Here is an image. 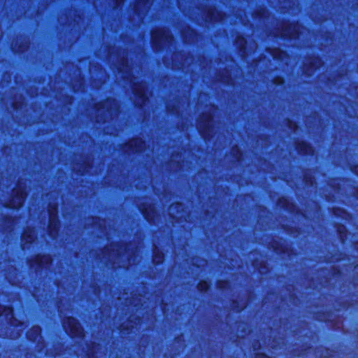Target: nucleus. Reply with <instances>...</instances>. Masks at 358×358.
Masks as SVG:
<instances>
[{
    "mask_svg": "<svg viewBox=\"0 0 358 358\" xmlns=\"http://www.w3.org/2000/svg\"><path fill=\"white\" fill-rule=\"evenodd\" d=\"M173 37L169 29H156L151 32V41L156 50L171 44Z\"/></svg>",
    "mask_w": 358,
    "mask_h": 358,
    "instance_id": "nucleus-1",
    "label": "nucleus"
},
{
    "mask_svg": "<svg viewBox=\"0 0 358 358\" xmlns=\"http://www.w3.org/2000/svg\"><path fill=\"white\" fill-rule=\"evenodd\" d=\"M66 332L72 337H83L84 331L80 324L73 317H68L63 321Z\"/></svg>",
    "mask_w": 358,
    "mask_h": 358,
    "instance_id": "nucleus-2",
    "label": "nucleus"
},
{
    "mask_svg": "<svg viewBox=\"0 0 358 358\" xmlns=\"http://www.w3.org/2000/svg\"><path fill=\"white\" fill-rule=\"evenodd\" d=\"M57 206L56 204L50 205L48 208L49 224L48 230L52 237L57 234L59 229V220L57 219Z\"/></svg>",
    "mask_w": 358,
    "mask_h": 358,
    "instance_id": "nucleus-3",
    "label": "nucleus"
},
{
    "mask_svg": "<svg viewBox=\"0 0 358 358\" xmlns=\"http://www.w3.org/2000/svg\"><path fill=\"white\" fill-rule=\"evenodd\" d=\"M197 129L201 135L204 138L209 135L213 128V117L210 114H205L201 116L197 120Z\"/></svg>",
    "mask_w": 358,
    "mask_h": 358,
    "instance_id": "nucleus-4",
    "label": "nucleus"
},
{
    "mask_svg": "<svg viewBox=\"0 0 358 358\" xmlns=\"http://www.w3.org/2000/svg\"><path fill=\"white\" fill-rule=\"evenodd\" d=\"M13 196L8 204V207L15 209L21 208L24 204L27 195L25 189L17 187L13 190Z\"/></svg>",
    "mask_w": 358,
    "mask_h": 358,
    "instance_id": "nucleus-5",
    "label": "nucleus"
},
{
    "mask_svg": "<svg viewBox=\"0 0 358 358\" xmlns=\"http://www.w3.org/2000/svg\"><path fill=\"white\" fill-rule=\"evenodd\" d=\"M134 94L139 99L141 105H143L148 101V96L145 93V87L144 84L136 85L133 89Z\"/></svg>",
    "mask_w": 358,
    "mask_h": 358,
    "instance_id": "nucleus-6",
    "label": "nucleus"
},
{
    "mask_svg": "<svg viewBox=\"0 0 358 358\" xmlns=\"http://www.w3.org/2000/svg\"><path fill=\"white\" fill-rule=\"evenodd\" d=\"M280 35L284 38H296L299 36V30L295 26H287L282 31Z\"/></svg>",
    "mask_w": 358,
    "mask_h": 358,
    "instance_id": "nucleus-7",
    "label": "nucleus"
},
{
    "mask_svg": "<svg viewBox=\"0 0 358 358\" xmlns=\"http://www.w3.org/2000/svg\"><path fill=\"white\" fill-rule=\"evenodd\" d=\"M36 238V232L34 229H26L22 236V242L24 245L30 244L34 241Z\"/></svg>",
    "mask_w": 358,
    "mask_h": 358,
    "instance_id": "nucleus-8",
    "label": "nucleus"
},
{
    "mask_svg": "<svg viewBox=\"0 0 358 358\" xmlns=\"http://www.w3.org/2000/svg\"><path fill=\"white\" fill-rule=\"evenodd\" d=\"M132 152H139L144 148V143L141 139H132L127 145Z\"/></svg>",
    "mask_w": 358,
    "mask_h": 358,
    "instance_id": "nucleus-9",
    "label": "nucleus"
},
{
    "mask_svg": "<svg viewBox=\"0 0 358 358\" xmlns=\"http://www.w3.org/2000/svg\"><path fill=\"white\" fill-rule=\"evenodd\" d=\"M41 331L40 327H34L27 333V338L34 341H39L41 339Z\"/></svg>",
    "mask_w": 358,
    "mask_h": 358,
    "instance_id": "nucleus-10",
    "label": "nucleus"
},
{
    "mask_svg": "<svg viewBox=\"0 0 358 358\" xmlns=\"http://www.w3.org/2000/svg\"><path fill=\"white\" fill-rule=\"evenodd\" d=\"M150 0H137L136 3L134 6V10L136 12H139L140 10H147L150 6Z\"/></svg>",
    "mask_w": 358,
    "mask_h": 358,
    "instance_id": "nucleus-11",
    "label": "nucleus"
},
{
    "mask_svg": "<svg viewBox=\"0 0 358 358\" xmlns=\"http://www.w3.org/2000/svg\"><path fill=\"white\" fill-rule=\"evenodd\" d=\"M5 315L7 319L13 318V309L11 307H2L0 306V317Z\"/></svg>",
    "mask_w": 358,
    "mask_h": 358,
    "instance_id": "nucleus-12",
    "label": "nucleus"
},
{
    "mask_svg": "<svg viewBox=\"0 0 358 358\" xmlns=\"http://www.w3.org/2000/svg\"><path fill=\"white\" fill-rule=\"evenodd\" d=\"M298 149L299 150L300 152L305 155L312 153V148L308 145L303 142L299 144Z\"/></svg>",
    "mask_w": 358,
    "mask_h": 358,
    "instance_id": "nucleus-13",
    "label": "nucleus"
},
{
    "mask_svg": "<svg viewBox=\"0 0 358 358\" xmlns=\"http://www.w3.org/2000/svg\"><path fill=\"white\" fill-rule=\"evenodd\" d=\"M164 260V255L162 253L159 252L157 250L154 251L153 255V263L156 264H161Z\"/></svg>",
    "mask_w": 358,
    "mask_h": 358,
    "instance_id": "nucleus-14",
    "label": "nucleus"
},
{
    "mask_svg": "<svg viewBox=\"0 0 358 358\" xmlns=\"http://www.w3.org/2000/svg\"><path fill=\"white\" fill-rule=\"evenodd\" d=\"M198 289L201 292H206L208 290V287H209V285L208 284L207 282L206 281H201L199 284H198Z\"/></svg>",
    "mask_w": 358,
    "mask_h": 358,
    "instance_id": "nucleus-15",
    "label": "nucleus"
},
{
    "mask_svg": "<svg viewBox=\"0 0 358 358\" xmlns=\"http://www.w3.org/2000/svg\"><path fill=\"white\" fill-rule=\"evenodd\" d=\"M181 209H182V204L178 203H174V204L171 205V206L169 208V213L171 215H172L175 210H176L178 212Z\"/></svg>",
    "mask_w": 358,
    "mask_h": 358,
    "instance_id": "nucleus-16",
    "label": "nucleus"
},
{
    "mask_svg": "<svg viewBox=\"0 0 358 358\" xmlns=\"http://www.w3.org/2000/svg\"><path fill=\"white\" fill-rule=\"evenodd\" d=\"M239 41H240L241 49L244 50L245 48V43H246L245 38H241L239 39Z\"/></svg>",
    "mask_w": 358,
    "mask_h": 358,
    "instance_id": "nucleus-17",
    "label": "nucleus"
},
{
    "mask_svg": "<svg viewBox=\"0 0 358 358\" xmlns=\"http://www.w3.org/2000/svg\"><path fill=\"white\" fill-rule=\"evenodd\" d=\"M236 151L237 152V159L239 160L241 159V153L239 152V150L238 148L236 149Z\"/></svg>",
    "mask_w": 358,
    "mask_h": 358,
    "instance_id": "nucleus-18",
    "label": "nucleus"
},
{
    "mask_svg": "<svg viewBox=\"0 0 358 358\" xmlns=\"http://www.w3.org/2000/svg\"><path fill=\"white\" fill-rule=\"evenodd\" d=\"M282 83H283V80L282 78H278V80L276 82H275V83L278 84V85L282 84Z\"/></svg>",
    "mask_w": 358,
    "mask_h": 358,
    "instance_id": "nucleus-19",
    "label": "nucleus"
},
{
    "mask_svg": "<svg viewBox=\"0 0 358 358\" xmlns=\"http://www.w3.org/2000/svg\"><path fill=\"white\" fill-rule=\"evenodd\" d=\"M37 262L40 265L43 262L42 258H41L40 257H37Z\"/></svg>",
    "mask_w": 358,
    "mask_h": 358,
    "instance_id": "nucleus-20",
    "label": "nucleus"
},
{
    "mask_svg": "<svg viewBox=\"0 0 358 358\" xmlns=\"http://www.w3.org/2000/svg\"><path fill=\"white\" fill-rule=\"evenodd\" d=\"M124 0H117V6H119L123 3Z\"/></svg>",
    "mask_w": 358,
    "mask_h": 358,
    "instance_id": "nucleus-21",
    "label": "nucleus"
},
{
    "mask_svg": "<svg viewBox=\"0 0 358 358\" xmlns=\"http://www.w3.org/2000/svg\"><path fill=\"white\" fill-rule=\"evenodd\" d=\"M112 247H113V250L115 249V250H117V251L118 252V250H117V245H112Z\"/></svg>",
    "mask_w": 358,
    "mask_h": 358,
    "instance_id": "nucleus-22",
    "label": "nucleus"
},
{
    "mask_svg": "<svg viewBox=\"0 0 358 358\" xmlns=\"http://www.w3.org/2000/svg\"><path fill=\"white\" fill-rule=\"evenodd\" d=\"M45 262H49L50 261V258L49 257H45Z\"/></svg>",
    "mask_w": 358,
    "mask_h": 358,
    "instance_id": "nucleus-23",
    "label": "nucleus"
},
{
    "mask_svg": "<svg viewBox=\"0 0 358 358\" xmlns=\"http://www.w3.org/2000/svg\"><path fill=\"white\" fill-rule=\"evenodd\" d=\"M108 250H109V249L108 248H105L104 252L108 253Z\"/></svg>",
    "mask_w": 358,
    "mask_h": 358,
    "instance_id": "nucleus-24",
    "label": "nucleus"
},
{
    "mask_svg": "<svg viewBox=\"0 0 358 358\" xmlns=\"http://www.w3.org/2000/svg\"><path fill=\"white\" fill-rule=\"evenodd\" d=\"M143 210V211H144L143 210ZM143 214H144V215L146 217L147 220H150V218H149V217H147V215H145V212H143Z\"/></svg>",
    "mask_w": 358,
    "mask_h": 358,
    "instance_id": "nucleus-25",
    "label": "nucleus"
},
{
    "mask_svg": "<svg viewBox=\"0 0 358 358\" xmlns=\"http://www.w3.org/2000/svg\"><path fill=\"white\" fill-rule=\"evenodd\" d=\"M108 256L110 258L113 256V255L112 254H109Z\"/></svg>",
    "mask_w": 358,
    "mask_h": 358,
    "instance_id": "nucleus-26",
    "label": "nucleus"
},
{
    "mask_svg": "<svg viewBox=\"0 0 358 358\" xmlns=\"http://www.w3.org/2000/svg\"><path fill=\"white\" fill-rule=\"evenodd\" d=\"M310 64L312 65V64H314V62H310Z\"/></svg>",
    "mask_w": 358,
    "mask_h": 358,
    "instance_id": "nucleus-27",
    "label": "nucleus"
},
{
    "mask_svg": "<svg viewBox=\"0 0 358 358\" xmlns=\"http://www.w3.org/2000/svg\"><path fill=\"white\" fill-rule=\"evenodd\" d=\"M89 358H90V357H89Z\"/></svg>",
    "mask_w": 358,
    "mask_h": 358,
    "instance_id": "nucleus-28",
    "label": "nucleus"
}]
</instances>
